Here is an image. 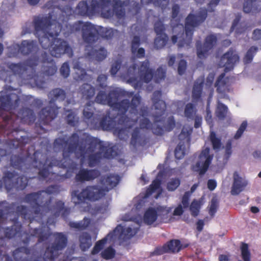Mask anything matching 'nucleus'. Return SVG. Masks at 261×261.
Listing matches in <instances>:
<instances>
[{"label": "nucleus", "mask_w": 261, "mask_h": 261, "mask_svg": "<svg viewBox=\"0 0 261 261\" xmlns=\"http://www.w3.org/2000/svg\"><path fill=\"white\" fill-rule=\"evenodd\" d=\"M168 252L177 253L182 248V246L179 240H172L165 244Z\"/></svg>", "instance_id": "nucleus-40"}, {"label": "nucleus", "mask_w": 261, "mask_h": 261, "mask_svg": "<svg viewBox=\"0 0 261 261\" xmlns=\"http://www.w3.org/2000/svg\"><path fill=\"white\" fill-rule=\"evenodd\" d=\"M168 252L166 245L164 244L163 246L156 247L153 251L150 252V256L160 255Z\"/></svg>", "instance_id": "nucleus-61"}, {"label": "nucleus", "mask_w": 261, "mask_h": 261, "mask_svg": "<svg viewBox=\"0 0 261 261\" xmlns=\"http://www.w3.org/2000/svg\"><path fill=\"white\" fill-rule=\"evenodd\" d=\"M203 85V79H198L195 81L192 93L193 101H198L200 99Z\"/></svg>", "instance_id": "nucleus-32"}, {"label": "nucleus", "mask_w": 261, "mask_h": 261, "mask_svg": "<svg viewBox=\"0 0 261 261\" xmlns=\"http://www.w3.org/2000/svg\"><path fill=\"white\" fill-rule=\"evenodd\" d=\"M137 65L134 63L130 65L127 69V72L125 75V78L127 80V83L131 85L135 89L140 88L142 87L141 82L138 80L136 76Z\"/></svg>", "instance_id": "nucleus-27"}, {"label": "nucleus", "mask_w": 261, "mask_h": 261, "mask_svg": "<svg viewBox=\"0 0 261 261\" xmlns=\"http://www.w3.org/2000/svg\"><path fill=\"white\" fill-rule=\"evenodd\" d=\"M132 99L130 102V110L129 112L131 114L137 115L138 114V108L140 105L141 100V97L139 94H134L132 96Z\"/></svg>", "instance_id": "nucleus-41"}, {"label": "nucleus", "mask_w": 261, "mask_h": 261, "mask_svg": "<svg viewBox=\"0 0 261 261\" xmlns=\"http://www.w3.org/2000/svg\"><path fill=\"white\" fill-rule=\"evenodd\" d=\"M158 215L161 221L164 223L169 222L172 219L171 213L172 208L171 207L158 206L156 207Z\"/></svg>", "instance_id": "nucleus-33"}, {"label": "nucleus", "mask_w": 261, "mask_h": 261, "mask_svg": "<svg viewBox=\"0 0 261 261\" xmlns=\"http://www.w3.org/2000/svg\"><path fill=\"white\" fill-rule=\"evenodd\" d=\"M217 42V37L215 34H210L206 37L203 44L200 40L196 42L197 55L199 58L203 59L206 58L209 51L212 49Z\"/></svg>", "instance_id": "nucleus-19"}, {"label": "nucleus", "mask_w": 261, "mask_h": 261, "mask_svg": "<svg viewBox=\"0 0 261 261\" xmlns=\"http://www.w3.org/2000/svg\"><path fill=\"white\" fill-rule=\"evenodd\" d=\"M199 161L192 166V170L202 175L207 171L213 159V155L210 154V149L206 147L200 153Z\"/></svg>", "instance_id": "nucleus-18"}, {"label": "nucleus", "mask_w": 261, "mask_h": 261, "mask_svg": "<svg viewBox=\"0 0 261 261\" xmlns=\"http://www.w3.org/2000/svg\"><path fill=\"white\" fill-rule=\"evenodd\" d=\"M24 146L21 149H19L20 152L18 155L13 154L11 156V166L16 169L20 170L25 169H37L38 171V177L39 179L44 180L49 175V171L48 167L47 160H45V156L41 151L37 150L34 152L33 155H24Z\"/></svg>", "instance_id": "nucleus-7"}, {"label": "nucleus", "mask_w": 261, "mask_h": 261, "mask_svg": "<svg viewBox=\"0 0 261 261\" xmlns=\"http://www.w3.org/2000/svg\"><path fill=\"white\" fill-rule=\"evenodd\" d=\"M80 247L83 251L87 250L92 245V238L90 233L83 232L79 236Z\"/></svg>", "instance_id": "nucleus-34"}, {"label": "nucleus", "mask_w": 261, "mask_h": 261, "mask_svg": "<svg viewBox=\"0 0 261 261\" xmlns=\"http://www.w3.org/2000/svg\"><path fill=\"white\" fill-rule=\"evenodd\" d=\"M39 62V58L34 56L27 60L23 63H9L8 64V68L13 72V74L21 75L27 71L29 67L34 69Z\"/></svg>", "instance_id": "nucleus-21"}, {"label": "nucleus", "mask_w": 261, "mask_h": 261, "mask_svg": "<svg viewBox=\"0 0 261 261\" xmlns=\"http://www.w3.org/2000/svg\"><path fill=\"white\" fill-rule=\"evenodd\" d=\"M4 215L2 210L0 209V261H13L11 257L7 254H3L2 248L6 246L5 239H10L20 233L22 225L18 222L15 221L11 227H3L1 224L4 220Z\"/></svg>", "instance_id": "nucleus-13"}, {"label": "nucleus", "mask_w": 261, "mask_h": 261, "mask_svg": "<svg viewBox=\"0 0 261 261\" xmlns=\"http://www.w3.org/2000/svg\"><path fill=\"white\" fill-rule=\"evenodd\" d=\"M148 114V112L146 108H141L140 111V115L143 117V118L140 120L139 125L140 128L136 127L132 134L130 144L133 146L134 148H136L138 145L144 146L146 141L145 140L141 141L140 135V128L149 129L152 126V124L149 119L146 117Z\"/></svg>", "instance_id": "nucleus-16"}, {"label": "nucleus", "mask_w": 261, "mask_h": 261, "mask_svg": "<svg viewBox=\"0 0 261 261\" xmlns=\"http://www.w3.org/2000/svg\"><path fill=\"white\" fill-rule=\"evenodd\" d=\"M108 238L110 239V237H108L107 235V237L97 241L91 251V254L92 255H95L98 253L103 248L107 242Z\"/></svg>", "instance_id": "nucleus-51"}, {"label": "nucleus", "mask_w": 261, "mask_h": 261, "mask_svg": "<svg viewBox=\"0 0 261 261\" xmlns=\"http://www.w3.org/2000/svg\"><path fill=\"white\" fill-rule=\"evenodd\" d=\"M258 50V48L256 46H251L247 51L243 59V62L245 64L251 63L253 57Z\"/></svg>", "instance_id": "nucleus-52"}, {"label": "nucleus", "mask_w": 261, "mask_h": 261, "mask_svg": "<svg viewBox=\"0 0 261 261\" xmlns=\"http://www.w3.org/2000/svg\"><path fill=\"white\" fill-rule=\"evenodd\" d=\"M207 11L205 8H200L196 14L190 13L185 20V38L179 40L178 42L179 47L189 48L192 43L194 28L200 25L206 19Z\"/></svg>", "instance_id": "nucleus-10"}, {"label": "nucleus", "mask_w": 261, "mask_h": 261, "mask_svg": "<svg viewBox=\"0 0 261 261\" xmlns=\"http://www.w3.org/2000/svg\"><path fill=\"white\" fill-rule=\"evenodd\" d=\"M94 101L88 102L83 110V116L85 122L88 125L92 128H95L97 126L98 119L94 115L95 108L93 107Z\"/></svg>", "instance_id": "nucleus-24"}, {"label": "nucleus", "mask_w": 261, "mask_h": 261, "mask_svg": "<svg viewBox=\"0 0 261 261\" xmlns=\"http://www.w3.org/2000/svg\"><path fill=\"white\" fill-rule=\"evenodd\" d=\"M257 0H247L245 2L243 6V11L245 13H249L251 12H256L258 11L255 4Z\"/></svg>", "instance_id": "nucleus-47"}, {"label": "nucleus", "mask_w": 261, "mask_h": 261, "mask_svg": "<svg viewBox=\"0 0 261 261\" xmlns=\"http://www.w3.org/2000/svg\"><path fill=\"white\" fill-rule=\"evenodd\" d=\"M142 4H153L155 7L161 8L162 10L166 9L169 3V0H141Z\"/></svg>", "instance_id": "nucleus-43"}, {"label": "nucleus", "mask_w": 261, "mask_h": 261, "mask_svg": "<svg viewBox=\"0 0 261 261\" xmlns=\"http://www.w3.org/2000/svg\"><path fill=\"white\" fill-rule=\"evenodd\" d=\"M128 4V0H83L79 2L76 9L83 16L91 17L99 14L108 19L115 15L120 19L124 17L125 7Z\"/></svg>", "instance_id": "nucleus-3"}, {"label": "nucleus", "mask_w": 261, "mask_h": 261, "mask_svg": "<svg viewBox=\"0 0 261 261\" xmlns=\"http://www.w3.org/2000/svg\"><path fill=\"white\" fill-rule=\"evenodd\" d=\"M69 28L71 33L81 31L83 41L90 45L94 44L99 39V37L108 40L112 38L114 35L113 29L96 26L90 22L78 21L69 25Z\"/></svg>", "instance_id": "nucleus-8"}, {"label": "nucleus", "mask_w": 261, "mask_h": 261, "mask_svg": "<svg viewBox=\"0 0 261 261\" xmlns=\"http://www.w3.org/2000/svg\"><path fill=\"white\" fill-rule=\"evenodd\" d=\"M85 48V56L91 59H95L97 61H101L106 58L107 51L103 47H100L98 49H94L92 46L93 44H87Z\"/></svg>", "instance_id": "nucleus-25"}, {"label": "nucleus", "mask_w": 261, "mask_h": 261, "mask_svg": "<svg viewBox=\"0 0 261 261\" xmlns=\"http://www.w3.org/2000/svg\"><path fill=\"white\" fill-rule=\"evenodd\" d=\"M158 217L156 207H149L145 212L144 215V221L148 224H153Z\"/></svg>", "instance_id": "nucleus-36"}, {"label": "nucleus", "mask_w": 261, "mask_h": 261, "mask_svg": "<svg viewBox=\"0 0 261 261\" xmlns=\"http://www.w3.org/2000/svg\"><path fill=\"white\" fill-rule=\"evenodd\" d=\"M187 67V63L184 59H181L178 64L177 72L180 75H183Z\"/></svg>", "instance_id": "nucleus-64"}, {"label": "nucleus", "mask_w": 261, "mask_h": 261, "mask_svg": "<svg viewBox=\"0 0 261 261\" xmlns=\"http://www.w3.org/2000/svg\"><path fill=\"white\" fill-rule=\"evenodd\" d=\"M247 126V122L244 121L241 124L238 130L237 131L234 135V138L236 139H239L243 135L244 131L246 130Z\"/></svg>", "instance_id": "nucleus-62"}, {"label": "nucleus", "mask_w": 261, "mask_h": 261, "mask_svg": "<svg viewBox=\"0 0 261 261\" xmlns=\"http://www.w3.org/2000/svg\"><path fill=\"white\" fill-rule=\"evenodd\" d=\"M107 76L105 74H100L97 79V85L98 87L102 89H106L107 87Z\"/></svg>", "instance_id": "nucleus-60"}, {"label": "nucleus", "mask_w": 261, "mask_h": 261, "mask_svg": "<svg viewBox=\"0 0 261 261\" xmlns=\"http://www.w3.org/2000/svg\"><path fill=\"white\" fill-rule=\"evenodd\" d=\"M115 254L116 250L112 246L106 248L100 253L101 257L106 260L113 258Z\"/></svg>", "instance_id": "nucleus-54"}, {"label": "nucleus", "mask_w": 261, "mask_h": 261, "mask_svg": "<svg viewBox=\"0 0 261 261\" xmlns=\"http://www.w3.org/2000/svg\"><path fill=\"white\" fill-rule=\"evenodd\" d=\"M59 192L57 185H50L44 190L26 194L23 201L30 205L32 211L25 205H18L15 208L16 215L30 223H32L35 217L46 215L49 212L53 200V198L48 195L57 194Z\"/></svg>", "instance_id": "nucleus-2"}, {"label": "nucleus", "mask_w": 261, "mask_h": 261, "mask_svg": "<svg viewBox=\"0 0 261 261\" xmlns=\"http://www.w3.org/2000/svg\"><path fill=\"white\" fill-rule=\"evenodd\" d=\"M80 137L76 133H73L67 140L65 138H56L53 143L54 149L57 151H62L64 158L69 157L71 154L78 149L81 156L93 153L96 149L103 150L104 144L102 141L97 138L88 136L83 138L81 145H79Z\"/></svg>", "instance_id": "nucleus-4"}, {"label": "nucleus", "mask_w": 261, "mask_h": 261, "mask_svg": "<svg viewBox=\"0 0 261 261\" xmlns=\"http://www.w3.org/2000/svg\"><path fill=\"white\" fill-rule=\"evenodd\" d=\"M91 223L90 219L85 217L82 220L79 222H70L69 226L72 228L78 230H84L86 229Z\"/></svg>", "instance_id": "nucleus-39"}, {"label": "nucleus", "mask_w": 261, "mask_h": 261, "mask_svg": "<svg viewBox=\"0 0 261 261\" xmlns=\"http://www.w3.org/2000/svg\"><path fill=\"white\" fill-rule=\"evenodd\" d=\"M31 236L23 241V243L28 245L31 237L38 238V243L48 240L51 236L54 238V242L46 248L43 259L45 261H52L57 257L59 251L66 248L68 243L67 236L63 232H51L48 226H43L39 228H31L29 230Z\"/></svg>", "instance_id": "nucleus-5"}, {"label": "nucleus", "mask_w": 261, "mask_h": 261, "mask_svg": "<svg viewBox=\"0 0 261 261\" xmlns=\"http://www.w3.org/2000/svg\"><path fill=\"white\" fill-rule=\"evenodd\" d=\"M150 63L148 60L141 62L138 67L140 79L145 83H149L153 79L156 83H159L165 79L166 71L162 67H159L155 72L149 67Z\"/></svg>", "instance_id": "nucleus-15"}, {"label": "nucleus", "mask_w": 261, "mask_h": 261, "mask_svg": "<svg viewBox=\"0 0 261 261\" xmlns=\"http://www.w3.org/2000/svg\"><path fill=\"white\" fill-rule=\"evenodd\" d=\"M99 125L103 130H111L114 127L115 121L114 118L111 117L108 114L102 117Z\"/></svg>", "instance_id": "nucleus-37"}, {"label": "nucleus", "mask_w": 261, "mask_h": 261, "mask_svg": "<svg viewBox=\"0 0 261 261\" xmlns=\"http://www.w3.org/2000/svg\"><path fill=\"white\" fill-rule=\"evenodd\" d=\"M141 44V39L139 36H134L130 46V50L132 55L137 58L141 59L145 56V50L143 47L139 48Z\"/></svg>", "instance_id": "nucleus-29"}, {"label": "nucleus", "mask_w": 261, "mask_h": 261, "mask_svg": "<svg viewBox=\"0 0 261 261\" xmlns=\"http://www.w3.org/2000/svg\"><path fill=\"white\" fill-rule=\"evenodd\" d=\"M108 190L97 185H89L83 189L81 192L74 190L71 192V199L75 204L84 203L86 200L95 202L105 197Z\"/></svg>", "instance_id": "nucleus-12"}, {"label": "nucleus", "mask_w": 261, "mask_h": 261, "mask_svg": "<svg viewBox=\"0 0 261 261\" xmlns=\"http://www.w3.org/2000/svg\"><path fill=\"white\" fill-rule=\"evenodd\" d=\"M56 217L60 215L65 220L66 219L70 213V208L65 207V203L62 200H57L54 205H50L49 212Z\"/></svg>", "instance_id": "nucleus-26"}, {"label": "nucleus", "mask_w": 261, "mask_h": 261, "mask_svg": "<svg viewBox=\"0 0 261 261\" xmlns=\"http://www.w3.org/2000/svg\"><path fill=\"white\" fill-rule=\"evenodd\" d=\"M168 40V36L166 34L159 35L155 38L154 41V47L157 49H160L164 47Z\"/></svg>", "instance_id": "nucleus-49"}, {"label": "nucleus", "mask_w": 261, "mask_h": 261, "mask_svg": "<svg viewBox=\"0 0 261 261\" xmlns=\"http://www.w3.org/2000/svg\"><path fill=\"white\" fill-rule=\"evenodd\" d=\"M154 30L157 36H162L163 34H166L165 33V25L161 21L159 20L155 22L154 24Z\"/></svg>", "instance_id": "nucleus-58"}, {"label": "nucleus", "mask_w": 261, "mask_h": 261, "mask_svg": "<svg viewBox=\"0 0 261 261\" xmlns=\"http://www.w3.org/2000/svg\"><path fill=\"white\" fill-rule=\"evenodd\" d=\"M102 152V158L108 159H113L117 156V152L113 147H109L104 145L103 150H100Z\"/></svg>", "instance_id": "nucleus-50"}, {"label": "nucleus", "mask_w": 261, "mask_h": 261, "mask_svg": "<svg viewBox=\"0 0 261 261\" xmlns=\"http://www.w3.org/2000/svg\"><path fill=\"white\" fill-rule=\"evenodd\" d=\"M219 207V203L216 198H213L211 200L208 213L212 217H214Z\"/></svg>", "instance_id": "nucleus-56"}, {"label": "nucleus", "mask_w": 261, "mask_h": 261, "mask_svg": "<svg viewBox=\"0 0 261 261\" xmlns=\"http://www.w3.org/2000/svg\"><path fill=\"white\" fill-rule=\"evenodd\" d=\"M247 182L239 176L236 171L233 173V183L232 186L231 193L233 195L239 194L246 186Z\"/></svg>", "instance_id": "nucleus-30"}, {"label": "nucleus", "mask_w": 261, "mask_h": 261, "mask_svg": "<svg viewBox=\"0 0 261 261\" xmlns=\"http://www.w3.org/2000/svg\"><path fill=\"white\" fill-rule=\"evenodd\" d=\"M185 155V147L184 145L179 143L174 150V155L176 159L180 160Z\"/></svg>", "instance_id": "nucleus-57"}, {"label": "nucleus", "mask_w": 261, "mask_h": 261, "mask_svg": "<svg viewBox=\"0 0 261 261\" xmlns=\"http://www.w3.org/2000/svg\"><path fill=\"white\" fill-rule=\"evenodd\" d=\"M61 74L65 78L67 77L70 73V67L68 62L64 63L60 69Z\"/></svg>", "instance_id": "nucleus-63"}, {"label": "nucleus", "mask_w": 261, "mask_h": 261, "mask_svg": "<svg viewBox=\"0 0 261 261\" xmlns=\"http://www.w3.org/2000/svg\"><path fill=\"white\" fill-rule=\"evenodd\" d=\"M102 158V152L100 151L95 153H92L88 156L89 166L91 167L95 166L100 162Z\"/></svg>", "instance_id": "nucleus-46"}, {"label": "nucleus", "mask_w": 261, "mask_h": 261, "mask_svg": "<svg viewBox=\"0 0 261 261\" xmlns=\"http://www.w3.org/2000/svg\"><path fill=\"white\" fill-rule=\"evenodd\" d=\"M42 63L41 71L42 73L47 76L53 75L57 70V67L54 59L48 54L44 51L41 54Z\"/></svg>", "instance_id": "nucleus-22"}, {"label": "nucleus", "mask_w": 261, "mask_h": 261, "mask_svg": "<svg viewBox=\"0 0 261 261\" xmlns=\"http://www.w3.org/2000/svg\"><path fill=\"white\" fill-rule=\"evenodd\" d=\"M80 91L83 97L87 100L90 99L95 94V88L87 83L84 84L81 86Z\"/></svg>", "instance_id": "nucleus-38"}, {"label": "nucleus", "mask_w": 261, "mask_h": 261, "mask_svg": "<svg viewBox=\"0 0 261 261\" xmlns=\"http://www.w3.org/2000/svg\"><path fill=\"white\" fill-rule=\"evenodd\" d=\"M134 95V92H128L120 89H115L110 90L108 94L105 91H100L97 94L95 101L100 104L107 105L113 110L118 111L122 116L119 119V122L128 128L132 125L127 124L129 118L126 115L129 108L130 101L129 99H124L119 101L123 97H131Z\"/></svg>", "instance_id": "nucleus-6"}, {"label": "nucleus", "mask_w": 261, "mask_h": 261, "mask_svg": "<svg viewBox=\"0 0 261 261\" xmlns=\"http://www.w3.org/2000/svg\"><path fill=\"white\" fill-rule=\"evenodd\" d=\"M120 177L118 175L109 174L101 176L100 184L103 186V189L108 190V192L115 187L119 182Z\"/></svg>", "instance_id": "nucleus-28"}, {"label": "nucleus", "mask_w": 261, "mask_h": 261, "mask_svg": "<svg viewBox=\"0 0 261 261\" xmlns=\"http://www.w3.org/2000/svg\"><path fill=\"white\" fill-rule=\"evenodd\" d=\"M239 60V56L236 50L230 48L221 58L220 64L224 67V72L222 73L217 78L215 84L217 92L219 94H225L228 92V86L224 79L225 72L233 69L235 64Z\"/></svg>", "instance_id": "nucleus-11"}, {"label": "nucleus", "mask_w": 261, "mask_h": 261, "mask_svg": "<svg viewBox=\"0 0 261 261\" xmlns=\"http://www.w3.org/2000/svg\"><path fill=\"white\" fill-rule=\"evenodd\" d=\"M227 111V107L223 103H220L216 111L217 116L220 119H224L226 117Z\"/></svg>", "instance_id": "nucleus-55"}, {"label": "nucleus", "mask_w": 261, "mask_h": 261, "mask_svg": "<svg viewBox=\"0 0 261 261\" xmlns=\"http://www.w3.org/2000/svg\"><path fill=\"white\" fill-rule=\"evenodd\" d=\"M100 175V172L97 169L82 168L76 174L75 180L80 182L92 181L98 177Z\"/></svg>", "instance_id": "nucleus-23"}, {"label": "nucleus", "mask_w": 261, "mask_h": 261, "mask_svg": "<svg viewBox=\"0 0 261 261\" xmlns=\"http://www.w3.org/2000/svg\"><path fill=\"white\" fill-rule=\"evenodd\" d=\"M196 112L197 110L194 104L188 103L186 105L184 114L187 119L193 120L194 116L196 115Z\"/></svg>", "instance_id": "nucleus-45"}, {"label": "nucleus", "mask_w": 261, "mask_h": 261, "mask_svg": "<svg viewBox=\"0 0 261 261\" xmlns=\"http://www.w3.org/2000/svg\"><path fill=\"white\" fill-rule=\"evenodd\" d=\"M17 176L15 172L7 171L4 173L2 180H0V188L5 186L8 191H10L13 188L18 190L24 189L28 185V179L24 176H20L16 178V181L13 179Z\"/></svg>", "instance_id": "nucleus-17"}, {"label": "nucleus", "mask_w": 261, "mask_h": 261, "mask_svg": "<svg viewBox=\"0 0 261 261\" xmlns=\"http://www.w3.org/2000/svg\"><path fill=\"white\" fill-rule=\"evenodd\" d=\"M50 99L49 106L43 108L39 114V125H47L55 119L59 112L60 108L55 105L57 100L64 101L66 98L65 91L61 88H55L51 90L48 93ZM40 129H43L42 126Z\"/></svg>", "instance_id": "nucleus-9"}, {"label": "nucleus", "mask_w": 261, "mask_h": 261, "mask_svg": "<svg viewBox=\"0 0 261 261\" xmlns=\"http://www.w3.org/2000/svg\"><path fill=\"white\" fill-rule=\"evenodd\" d=\"M201 205L202 202L200 200L196 199L193 200L190 206V210L192 216L195 217L198 215Z\"/></svg>", "instance_id": "nucleus-53"}, {"label": "nucleus", "mask_w": 261, "mask_h": 261, "mask_svg": "<svg viewBox=\"0 0 261 261\" xmlns=\"http://www.w3.org/2000/svg\"><path fill=\"white\" fill-rule=\"evenodd\" d=\"M66 112L65 119L67 123L71 126H76L79 123V118L75 113L71 110H66Z\"/></svg>", "instance_id": "nucleus-44"}, {"label": "nucleus", "mask_w": 261, "mask_h": 261, "mask_svg": "<svg viewBox=\"0 0 261 261\" xmlns=\"http://www.w3.org/2000/svg\"><path fill=\"white\" fill-rule=\"evenodd\" d=\"M61 15L58 20L51 21V16H35L33 20L35 35L38 38L41 47L49 49L50 54L56 58H60L64 54L69 57L73 55V50L67 41L57 37L63 25L68 27L67 17L59 9Z\"/></svg>", "instance_id": "nucleus-1"}, {"label": "nucleus", "mask_w": 261, "mask_h": 261, "mask_svg": "<svg viewBox=\"0 0 261 261\" xmlns=\"http://www.w3.org/2000/svg\"><path fill=\"white\" fill-rule=\"evenodd\" d=\"M162 92L160 90L155 91L152 94V101L153 106L156 112V115L154 116V123L151 128L153 134L157 136H162L164 133V127L158 124L159 122L163 123L165 119L162 116L164 114L166 110L165 102L161 99Z\"/></svg>", "instance_id": "nucleus-14"}, {"label": "nucleus", "mask_w": 261, "mask_h": 261, "mask_svg": "<svg viewBox=\"0 0 261 261\" xmlns=\"http://www.w3.org/2000/svg\"><path fill=\"white\" fill-rule=\"evenodd\" d=\"M37 48L36 42L34 40H23L18 45V50L23 55L32 54Z\"/></svg>", "instance_id": "nucleus-31"}, {"label": "nucleus", "mask_w": 261, "mask_h": 261, "mask_svg": "<svg viewBox=\"0 0 261 261\" xmlns=\"http://www.w3.org/2000/svg\"><path fill=\"white\" fill-rule=\"evenodd\" d=\"M209 138L211 142L213 149L216 151H219L222 146L221 139L217 136L216 133L214 131L211 132Z\"/></svg>", "instance_id": "nucleus-42"}, {"label": "nucleus", "mask_w": 261, "mask_h": 261, "mask_svg": "<svg viewBox=\"0 0 261 261\" xmlns=\"http://www.w3.org/2000/svg\"><path fill=\"white\" fill-rule=\"evenodd\" d=\"M180 181L178 178H172L168 183L167 189L169 191H174L180 185Z\"/></svg>", "instance_id": "nucleus-59"}, {"label": "nucleus", "mask_w": 261, "mask_h": 261, "mask_svg": "<svg viewBox=\"0 0 261 261\" xmlns=\"http://www.w3.org/2000/svg\"><path fill=\"white\" fill-rule=\"evenodd\" d=\"M54 2L53 1H48L44 6V7L45 8H46L47 9H53V11L51 12V13H49L47 16H49V15L51 16V21H53L54 20H58V18L61 15L60 14L59 12V9L61 10L63 12V14L67 17V21L68 20V16L66 14V12L60 9L59 7H55L54 6Z\"/></svg>", "instance_id": "nucleus-35"}, {"label": "nucleus", "mask_w": 261, "mask_h": 261, "mask_svg": "<svg viewBox=\"0 0 261 261\" xmlns=\"http://www.w3.org/2000/svg\"><path fill=\"white\" fill-rule=\"evenodd\" d=\"M139 227H133V226L124 228L121 225H118L115 228L108 234V237L110 239H114L117 238L122 241H126L131 239L139 231Z\"/></svg>", "instance_id": "nucleus-20"}, {"label": "nucleus", "mask_w": 261, "mask_h": 261, "mask_svg": "<svg viewBox=\"0 0 261 261\" xmlns=\"http://www.w3.org/2000/svg\"><path fill=\"white\" fill-rule=\"evenodd\" d=\"M241 256L244 261H251V253L247 244L242 242L240 246Z\"/></svg>", "instance_id": "nucleus-48"}]
</instances>
